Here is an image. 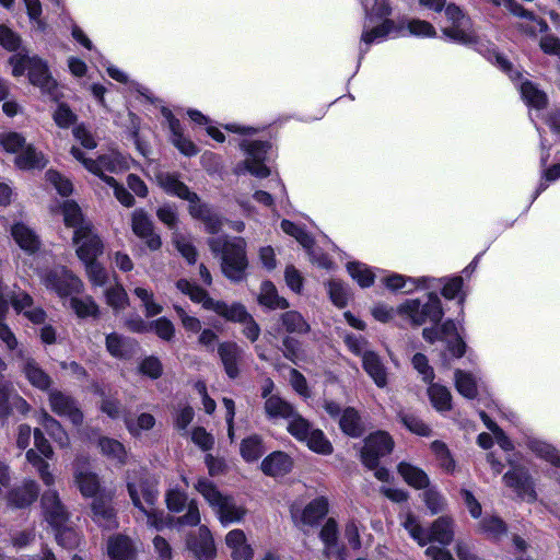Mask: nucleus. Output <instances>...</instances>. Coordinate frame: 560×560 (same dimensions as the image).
Instances as JSON below:
<instances>
[{"instance_id":"2eb2a0df","label":"nucleus","mask_w":560,"mask_h":560,"mask_svg":"<svg viewBox=\"0 0 560 560\" xmlns=\"http://www.w3.org/2000/svg\"><path fill=\"white\" fill-rule=\"evenodd\" d=\"M13 310L18 314H23L33 324H42L46 319V313L42 307L34 306L33 298L25 291H11L8 295L4 293Z\"/></svg>"},{"instance_id":"774afa93","label":"nucleus","mask_w":560,"mask_h":560,"mask_svg":"<svg viewBox=\"0 0 560 560\" xmlns=\"http://www.w3.org/2000/svg\"><path fill=\"white\" fill-rule=\"evenodd\" d=\"M422 497L431 514H439L446 509V499L434 488L427 489Z\"/></svg>"},{"instance_id":"e2e57ef3","label":"nucleus","mask_w":560,"mask_h":560,"mask_svg":"<svg viewBox=\"0 0 560 560\" xmlns=\"http://www.w3.org/2000/svg\"><path fill=\"white\" fill-rule=\"evenodd\" d=\"M532 18L526 15H517L523 19L524 22H521L517 27L521 32L535 36L537 33H542L548 30V24L542 19L536 16L533 12L528 11Z\"/></svg>"},{"instance_id":"a878e982","label":"nucleus","mask_w":560,"mask_h":560,"mask_svg":"<svg viewBox=\"0 0 560 560\" xmlns=\"http://www.w3.org/2000/svg\"><path fill=\"white\" fill-rule=\"evenodd\" d=\"M165 117L168 121V128L171 130L172 143L187 156H194L198 153V149L195 143L183 135V129L178 119H176L171 112H164Z\"/></svg>"},{"instance_id":"69168bd1","label":"nucleus","mask_w":560,"mask_h":560,"mask_svg":"<svg viewBox=\"0 0 560 560\" xmlns=\"http://www.w3.org/2000/svg\"><path fill=\"white\" fill-rule=\"evenodd\" d=\"M368 20L373 16L385 18L390 14L392 9L387 0H361Z\"/></svg>"},{"instance_id":"e433bc0d","label":"nucleus","mask_w":560,"mask_h":560,"mask_svg":"<svg viewBox=\"0 0 560 560\" xmlns=\"http://www.w3.org/2000/svg\"><path fill=\"white\" fill-rule=\"evenodd\" d=\"M97 446L105 457H107L112 462H116L119 465H126L128 463V454L119 441L102 436L97 441Z\"/></svg>"},{"instance_id":"aec40b11","label":"nucleus","mask_w":560,"mask_h":560,"mask_svg":"<svg viewBox=\"0 0 560 560\" xmlns=\"http://www.w3.org/2000/svg\"><path fill=\"white\" fill-rule=\"evenodd\" d=\"M129 477H131L136 482L138 493L143 504L145 506H153L159 495L156 482L148 477V474L143 468L128 470L126 476L127 482Z\"/></svg>"},{"instance_id":"6e6d98bb","label":"nucleus","mask_w":560,"mask_h":560,"mask_svg":"<svg viewBox=\"0 0 560 560\" xmlns=\"http://www.w3.org/2000/svg\"><path fill=\"white\" fill-rule=\"evenodd\" d=\"M428 394L433 407L439 411L451 409L452 396L450 390L442 385L431 384Z\"/></svg>"},{"instance_id":"4d7b16f0","label":"nucleus","mask_w":560,"mask_h":560,"mask_svg":"<svg viewBox=\"0 0 560 560\" xmlns=\"http://www.w3.org/2000/svg\"><path fill=\"white\" fill-rule=\"evenodd\" d=\"M347 270L351 278L358 282L362 288H369L373 284L375 275L364 264L361 262H348Z\"/></svg>"},{"instance_id":"0eeeda50","label":"nucleus","mask_w":560,"mask_h":560,"mask_svg":"<svg viewBox=\"0 0 560 560\" xmlns=\"http://www.w3.org/2000/svg\"><path fill=\"white\" fill-rule=\"evenodd\" d=\"M43 285L55 292L60 299L71 296L83 291V282L69 269L57 266L38 272Z\"/></svg>"},{"instance_id":"9b49d317","label":"nucleus","mask_w":560,"mask_h":560,"mask_svg":"<svg viewBox=\"0 0 560 560\" xmlns=\"http://www.w3.org/2000/svg\"><path fill=\"white\" fill-rule=\"evenodd\" d=\"M242 148L246 152V158L243 162L244 168L252 175L265 178L269 176L270 170L264 164L267 152L270 149L268 142L261 141H244Z\"/></svg>"},{"instance_id":"dca6fc26","label":"nucleus","mask_w":560,"mask_h":560,"mask_svg":"<svg viewBox=\"0 0 560 560\" xmlns=\"http://www.w3.org/2000/svg\"><path fill=\"white\" fill-rule=\"evenodd\" d=\"M505 486L513 489L516 494L528 502L536 500V492L530 476L527 470L515 467L503 476Z\"/></svg>"},{"instance_id":"9d476101","label":"nucleus","mask_w":560,"mask_h":560,"mask_svg":"<svg viewBox=\"0 0 560 560\" xmlns=\"http://www.w3.org/2000/svg\"><path fill=\"white\" fill-rule=\"evenodd\" d=\"M393 446L394 441L388 433L384 431L372 433L364 440L361 460L369 469L376 468L380 458L389 454Z\"/></svg>"},{"instance_id":"2f4dec72","label":"nucleus","mask_w":560,"mask_h":560,"mask_svg":"<svg viewBox=\"0 0 560 560\" xmlns=\"http://www.w3.org/2000/svg\"><path fill=\"white\" fill-rule=\"evenodd\" d=\"M442 32L448 39L458 44L470 45L477 42L476 34L471 28L470 20L452 23L451 25L443 27Z\"/></svg>"},{"instance_id":"de8ad7c7","label":"nucleus","mask_w":560,"mask_h":560,"mask_svg":"<svg viewBox=\"0 0 560 560\" xmlns=\"http://www.w3.org/2000/svg\"><path fill=\"white\" fill-rule=\"evenodd\" d=\"M393 30L394 22L392 20H385L381 25L370 30L365 25L361 36V42L366 46V48H361V55L366 52L370 45L384 40Z\"/></svg>"},{"instance_id":"7c9ffc66","label":"nucleus","mask_w":560,"mask_h":560,"mask_svg":"<svg viewBox=\"0 0 560 560\" xmlns=\"http://www.w3.org/2000/svg\"><path fill=\"white\" fill-rule=\"evenodd\" d=\"M51 211L55 214L62 215L65 224L69 228H73L74 231L80 225L91 224L83 218L80 207L72 200H65L61 203H56L51 208Z\"/></svg>"},{"instance_id":"5701e85b","label":"nucleus","mask_w":560,"mask_h":560,"mask_svg":"<svg viewBox=\"0 0 560 560\" xmlns=\"http://www.w3.org/2000/svg\"><path fill=\"white\" fill-rule=\"evenodd\" d=\"M128 493L132 501V504L147 516L148 526H150L156 530H162L166 526V522H165L163 512L154 509V505L145 506L143 504V502L141 501L140 495L138 493L137 485L132 480L131 477H129V480H128Z\"/></svg>"},{"instance_id":"37998d69","label":"nucleus","mask_w":560,"mask_h":560,"mask_svg":"<svg viewBox=\"0 0 560 560\" xmlns=\"http://www.w3.org/2000/svg\"><path fill=\"white\" fill-rule=\"evenodd\" d=\"M258 302L261 305L272 310H284L289 306L288 301L284 298L279 296L275 284L270 281H265L261 283Z\"/></svg>"},{"instance_id":"bb28decb","label":"nucleus","mask_w":560,"mask_h":560,"mask_svg":"<svg viewBox=\"0 0 560 560\" xmlns=\"http://www.w3.org/2000/svg\"><path fill=\"white\" fill-rule=\"evenodd\" d=\"M362 368L377 387L384 388L387 385V369L381 357L375 351L364 355L362 360Z\"/></svg>"},{"instance_id":"ea45409f","label":"nucleus","mask_w":560,"mask_h":560,"mask_svg":"<svg viewBox=\"0 0 560 560\" xmlns=\"http://www.w3.org/2000/svg\"><path fill=\"white\" fill-rule=\"evenodd\" d=\"M218 351L226 374L235 378L238 375L237 360L242 353L241 348L234 342H224L219 346Z\"/></svg>"},{"instance_id":"412c9836","label":"nucleus","mask_w":560,"mask_h":560,"mask_svg":"<svg viewBox=\"0 0 560 560\" xmlns=\"http://www.w3.org/2000/svg\"><path fill=\"white\" fill-rule=\"evenodd\" d=\"M264 410L270 421L287 420L288 425L295 418H303L298 413L293 405L280 396L268 397L267 401H264Z\"/></svg>"},{"instance_id":"c756f323","label":"nucleus","mask_w":560,"mask_h":560,"mask_svg":"<svg viewBox=\"0 0 560 560\" xmlns=\"http://www.w3.org/2000/svg\"><path fill=\"white\" fill-rule=\"evenodd\" d=\"M187 547L197 556L213 558L215 556V546L212 535L208 527L200 526L197 537H190L187 540Z\"/></svg>"},{"instance_id":"a18cd8bd","label":"nucleus","mask_w":560,"mask_h":560,"mask_svg":"<svg viewBox=\"0 0 560 560\" xmlns=\"http://www.w3.org/2000/svg\"><path fill=\"white\" fill-rule=\"evenodd\" d=\"M339 427L349 436L358 438L363 432V425L359 412L352 408H346L339 419Z\"/></svg>"},{"instance_id":"13d9d810","label":"nucleus","mask_w":560,"mask_h":560,"mask_svg":"<svg viewBox=\"0 0 560 560\" xmlns=\"http://www.w3.org/2000/svg\"><path fill=\"white\" fill-rule=\"evenodd\" d=\"M132 292L141 301L145 316L153 317L162 313L163 307L155 302L154 294L151 290L136 287Z\"/></svg>"},{"instance_id":"8fccbe9b","label":"nucleus","mask_w":560,"mask_h":560,"mask_svg":"<svg viewBox=\"0 0 560 560\" xmlns=\"http://www.w3.org/2000/svg\"><path fill=\"white\" fill-rule=\"evenodd\" d=\"M69 303L74 314L80 318H96L100 314L98 305L90 295L82 298L72 296Z\"/></svg>"},{"instance_id":"39448f33","label":"nucleus","mask_w":560,"mask_h":560,"mask_svg":"<svg viewBox=\"0 0 560 560\" xmlns=\"http://www.w3.org/2000/svg\"><path fill=\"white\" fill-rule=\"evenodd\" d=\"M176 288L195 303H200L206 310L215 312L218 315L224 317L226 320L242 323L248 318V313L244 305L233 303L231 305L222 301H215L209 296L206 290L198 287L196 283L186 279H180L176 282Z\"/></svg>"},{"instance_id":"49530a36","label":"nucleus","mask_w":560,"mask_h":560,"mask_svg":"<svg viewBox=\"0 0 560 560\" xmlns=\"http://www.w3.org/2000/svg\"><path fill=\"white\" fill-rule=\"evenodd\" d=\"M398 472L404 480L411 487L417 489H424L429 486L428 475L420 468L412 466L408 463H400L398 465Z\"/></svg>"},{"instance_id":"20e7f679","label":"nucleus","mask_w":560,"mask_h":560,"mask_svg":"<svg viewBox=\"0 0 560 560\" xmlns=\"http://www.w3.org/2000/svg\"><path fill=\"white\" fill-rule=\"evenodd\" d=\"M402 526L420 546H425L431 541H436L443 546H448L454 539L455 523L453 517L443 515L438 517L429 529L423 528L418 518L412 513H407L402 521Z\"/></svg>"},{"instance_id":"6e6552de","label":"nucleus","mask_w":560,"mask_h":560,"mask_svg":"<svg viewBox=\"0 0 560 560\" xmlns=\"http://www.w3.org/2000/svg\"><path fill=\"white\" fill-rule=\"evenodd\" d=\"M287 429L292 436L306 443L307 447L315 453L329 455L334 451L331 443L325 436L324 432L313 428L305 418H295Z\"/></svg>"},{"instance_id":"4468645a","label":"nucleus","mask_w":560,"mask_h":560,"mask_svg":"<svg viewBox=\"0 0 560 560\" xmlns=\"http://www.w3.org/2000/svg\"><path fill=\"white\" fill-rule=\"evenodd\" d=\"M328 500L318 497L312 500L304 509L293 505L291 515L294 523L299 526H315L328 513Z\"/></svg>"},{"instance_id":"3c124183","label":"nucleus","mask_w":560,"mask_h":560,"mask_svg":"<svg viewBox=\"0 0 560 560\" xmlns=\"http://www.w3.org/2000/svg\"><path fill=\"white\" fill-rule=\"evenodd\" d=\"M262 439L257 435H250L241 443V455L246 462H256L265 453Z\"/></svg>"},{"instance_id":"b1692460","label":"nucleus","mask_w":560,"mask_h":560,"mask_svg":"<svg viewBox=\"0 0 560 560\" xmlns=\"http://www.w3.org/2000/svg\"><path fill=\"white\" fill-rule=\"evenodd\" d=\"M225 544L231 550L233 560H252L254 549L247 542L245 533L242 529H232L225 536Z\"/></svg>"},{"instance_id":"c85d7f7f","label":"nucleus","mask_w":560,"mask_h":560,"mask_svg":"<svg viewBox=\"0 0 560 560\" xmlns=\"http://www.w3.org/2000/svg\"><path fill=\"white\" fill-rule=\"evenodd\" d=\"M158 182L167 194L187 200L189 205L198 199L197 194L190 191L174 174L161 173L158 175Z\"/></svg>"},{"instance_id":"4c0bfd02","label":"nucleus","mask_w":560,"mask_h":560,"mask_svg":"<svg viewBox=\"0 0 560 560\" xmlns=\"http://www.w3.org/2000/svg\"><path fill=\"white\" fill-rule=\"evenodd\" d=\"M38 487L34 480H25L22 487L10 492L8 501L15 508H24L36 500Z\"/></svg>"},{"instance_id":"f3484780","label":"nucleus","mask_w":560,"mask_h":560,"mask_svg":"<svg viewBox=\"0 0 560 560\" xmlns=\"http://www.w3.org/2000/svg\"><path fill=\"white\" fill-rule=\"evenodd\" d=\"M49 405L51 410L60 417L68 418L73 424L79 425L83 421V413L77 402L60 390L49 393Z\"/></svg>"},{"instance_id":"f03ea898","label":"nucleus","mask_w":560,"mask_h":560,"mask_svg":"<svg viewBox=\"0 0 560 560\" xmlns=\"http://www.w3.org/2000/svg\"><path fill=\"white\" fill-rule=\"evenodd\" d=\"M208 245L213 254H221V269L226 278L234 282L245 278L248 261L243 238L211 237Z\"/></svg>"},{"instance_id":"4be33fe9","label":"nucleus","mask_w":560,"mask_h":560,"mask_svg":"<svg viewBox=\"0 0 560 560\" xmlns=\"http://www.w3.org/2000/svg\"><path fill=\"white\" fill-rule=\"evenodd\" d=\"M132 231L137 236L145 241L150 249L156 250L161 247V237L153 232L152 222L143 210H136L133 212Z\"/></svg>"},{"instance_id":"f257e3e1","label":"nucleus","mask_w":560,"mask_h":560,"mask_svg":"<svg viewBox=\"0 0 560 560\" xmlns=\"http://www.w3.org/2000/svg\"><path fill=\"white\" fill-rule=\"evenodd\" d=\"M396 313L408 318L413 325L420 326L427 320L439 323L443 317L441 300L434 292L429 293L428 301L421 304L420 300L411 299L401 303ZM372 314L375 319L386 323L394 318L395 310L384 304L376 305Z\"/></svg>"},{"instance_id":"a19ab883","label":"nucleus","mask_w":560,"mask_h":560,"mask_svg":"<svg viewBox=\"0 0 560 560\" xmlns=\"http://www.w3.org/2000/svg\"><path fill=\"white\" fill-rule=\"evenodd\" d=\"M526 444L537 457L555 467H560V453L551 444L536 438H528Z\"/></svg>"},{"instance_id":"5fc2aeb1","label":"nucleus","mask_w":560,"mask_h":560,"mask_svg":"<svg viewBox=\"0 0 560 560\" xmlns=\"http://www.w3.org/2000/svg\"><path fill=\"white\" fill-rule=\"evenodd\" d=\"M455 386L457 392L468 399H474L477 396V382L470 373L456 370Z\"/></svg>"},{"instance_id":"338daca9","label":"nucleus","mask_w":560,"mask_h":560,"mask_svg":"<svg viewBox=\"0 0 560 560\" xmlns=\"http://www.w3.org/2000/svg\"><path fill=\"white\" fill-rule=\"evenodd\" d=\"M85 264V270L90 282L95 287H104L108 280V273L106 269L95 259L90 261H83Z\"/></svg>"},{"instance_id":"680f3d73","label":"nucleus","mask_w":560,"mask_h":560,"mask_svg":"<svg viewBox=\"0 0 560 560\" xmlns=\"http://www.w3.org/2000/svg\"><path fill=\"white\" fill-rule=\"evenodd\" d=\"M319 536L325 545V555L330 557L334 552L338 539V526L336 521L332 518L327 520L320 529Z\"/></svg>"},{"instance_id":"473e14b6","label":"nucleus","mask_w":560,"mask_h":560,"mask_svg":"<svg viewBox=\"0 0 560 560\" xmlns=\"http://www.w3.org/2000/svg\"><path fill=\"white\" fill-rule=\"evenodd\" d=\"M107 553L112 560H133L135 547L125 535H116L108 539Z\"/></svg>"},{"instance_id":"423d86ee","label":"nucleus","mask_w":560,"mask_h":560,"mask_svg":"<svg viewBox=\"0 0 560 560\" xmlns=\"http://www.w3.org/2000/svg\"><path fill=\"white\" fill-rule=\"evenodd\" d=\"M42 505L47 522L56 528V539L65 548L74 547L78 541V534L63 526L67 521V513L55 490H48L43 494Z\"/></svg>"},{"instance_id":"0e129e2a","label":"nucleus","mask_w":560,"mask_h":560,"mask_svg":"<svg viewBox=\"0 0 560 560\" xmlns=\"http://www.w3.org/2000/svg\"><path fill=\"white\" fill-rule=\"evenodd\" d=\"M173 243L180 255L186 259L188 264H195L197 261V249L189 238L179 233L173 234Z\"/></svg>"},{"instance_id":"f704fd0d","label":"nucleus","mask_w":560,"mask_h":560,"mask_svg":"<svg viewBox=\"0 0 560 560\" xmlns=\"http://www.w3.org/2000/svg\"><path fill=\"white\" fill-rule=\"evenodd\" d=\"M429 278H411L399 273H392L383 279L384 284L390 290H404L405 293H411L418 288L429 287Z\"/></svg>"},{"instance_id":"1a4fd4ad","label":"nucleus","mask_w":560,"mask_h":560,"mask_svg":"<svg viewBox=\"0 0 560 560\" xmlns=\"http://www.w3.org/2000/svg\"><path fill=\"white\" fill-rule=\"evenodd\" d=\"M71 154L75 160L80 161L88 171L100 176L103 180L104 177H108L105 175V172L119 173L128 168V159L116 151L101 155L97 160H92L86 159L79 148L73 147Z\"/></svg>"},{"instance_id":"603ef678","label":"nucleus","mask_w":560,"mask_h":560,"mask_svg":"<svg viewBox=\"0 0 560 560\" xmlns=\"http://www.w3.org/2000/svg\"><path fill=\"white\" fill-rule=\"evenodd\" d=\"M520 91L523 100L530 107L540 109L547 104L546 94L537 89L532 82L525 81L521 84Z\"/></svg>"},{"instance_id":"c03bdc74","label":"nucleus","mask_w":560,"mask_h":560,"mask_svg":"<svg viewBox=\"0 0 560 560\" xmlns=\"http://www.w3.org/2000/svg\"><path fill=\"white\" fill-rule=\"evenodd\" d=\"M478 532L488 538L499 540L506 535V524L499 516L486 515L478 524Z\"/></svg>"},{"instance_id":"f8f14e48","label":"nucleus","mask_w":560,"mask_h":560,"mask_svg":"<svg viewBox=\"0 0 560 560\" xmlns=\"http://www.w3.org/2000/svg\"><path fill=\"white\" fill-rule=\"evenodd\" d=\"M73 242L77 246V255L82 261L96 259L102 254L103 245L94 233L92 224L80 225L74 231Z\"/></svg>"},{"instance_id":"cd10ccee","label":"nucleus","mask_w":560,"mask_h":560,"mask_svg":"<svg viewBox=\"0 0 560 560\" xmlns=\"http://www.w3.org/2000/svg\"><path fill=\"white\" fill-rule=\"evenodd\" d=\"M293 463L288 454L273 452L261 462L260 468L267 476L279 477L290 472Z\"/></svg>"},{"instance_id":"a211bd4d","label":"nucleus","mask_w":560,"mask_h":560,"mask_svg":"<svg viewBox=\"0 0 560 560\" xmlns=\"http://www.w3.org/2000/svg\"><path fill=\"white\" fill-rule=\"evenodd\" d=\"M28 79L33 85H36L45 94H48L54 100L57 98V83L48 71L47 65L39 58L31 61L28 71Z\"/></svg>"},{"instance_id":"052dcab7","label":"nucleus","mask_w":560,"mask_h":560,"mask_svg":"<svg viewBox=\"0 0 560 560\" xmlns=\"http://www.w3.org/2000/svg\"><path fill=\"white\" fill-rule=\"evenodd\" d=\"M281 322L288 332L305 334L310 330V325L303 316L295 311H289L282 314Z\"/></svg>"},{"instance_id":"72a5a7b5","label":"nucleus","mask_w":560,"mask_h":560,"mask_svg":"<svg viewBox=\"0 0 560 560\" xmlns=\"http://www.w3.org/2000/svg\"><path fill=\"white\" fill-rule=\"evenodd\" d=\"M440 330L442 335L441 340L446 342L447 350L455 358L463 357L466 351V345L458 336L455 323L448 319L442 324Z\"/></svg>"},{"instance_id":"58836bf2","label":"nucleus","mask_w":560,"mask_h":560,"mask_svg":"<svg viewBox=\"0 0 560 560\" xmlns=\"http://www.w3.org/2000/svg\"><path fill=\"white\" fill-rule=\"evenodd\" d=\"M37 422L43 425V428L60 447H68L70 445V440L67 432L63 430L61 424L48 412L44 410L40 411L37 415Z\"/></svg>"},{"instance_id":"c9c22d12","label":"nucleus","mask_w":560,"mask_h":560,"mask_svg":"<svg viewBox=\"0 0 560 560\" xmlns=\"http://www.w3.org/2000/svg\"><path fill=\"white\" fill-rule=\"evenodd\" d=\"M11 234L16 244L26 253H35L40 245L36 233L23 223H16L11 229Z\"/></svg>"},{"instance_id":"393cba45","label":"nucleus","mask_w":560,"mask_h":560,"mask_svg":"<svg viewBox=\"0 0 560 560\" xmlns=\"http://www.w3.org/2000/svg\"><path fill=\"white\" fill-rule=\"evenodd\" d=\"M192 218L203 222L206 231L215 234L222 228V220L208 205L202 203L198 198L188 207Z\"/></svg>"},{"instance_id":"6ab92c4d","label":"nucleus","mask_w":560,"mask_h":560,"mask_svg":"<svg viewBox=\"0 0 560 560\" xmlns=\"http://www.w3.org/2000/svg\"><path fill=\"white\" fill-rule=\"evenodd\" d=\"M74 481L85 498L94 497L100 490L98 476L89 468L88 462L80 458L74 462Z\"/></svg>"},{"instance_id":"ddd939ff","label":"nucleus","mask_w":560,"mask_h":560,"mask_svg":"<svg viewBox=\"0 0 560 560\" xmlns=\"http://www.w3.org/2000/svg\"><path fill=\"white\" fill-rule=\"evenodd\" d=\"M19 369L27 380V382L35 388L47 392L52 380L49 374L39 365V363L28 353L20 350L18 352Z\"/></svg>"},{"instance_id":"7ed1b4c3","label":"nucleus","mask_w":560,"mask_h":560,"mask_svg":"<svg viewBox=\"0 0 560 560\" xmlns=\"http://www.w3.org/2000/svg\"><path fill=\"white\" fill-rule=\"evenodd\" d=\"M194 488L212 508L222 525L241 522L246 510L237 505L234 499L222 493L218 487L207 478H199Z\"/></svg>"},{"instance_id":"09e8293b","label":"nucleus","mask_w":560,"mask_h":560,"mask_svg":"<svg viewBox=\"0 0 560 560\" xmlns=\"http://www.w3.org/2000/svg\"><path fill=\"white\" fill-rule=\"evenodd\" d=\"M94 521L102 527L113 528L116 526L115 513L109 503L97 498L92 503Z\"/></svg>"},{"instance_id":"bf43d9fd","label":"nucleus","mask_w":560,"mask_h":560,"mask_svg":"<svg viewBox=\"0 0 560 560\" xmlns=\"http://www.w3.org/2000/svg\"><path fill=\"white\" fill-rule=\"evenodd\" d=\"M26 459L37 468L40 479L47 487H51L55 483V477L49 471V464L35 450L30 448L26 452Z\"/></svg>"},{"instance_id":"864d4df0","label":"nucleus","mask_w":560,"mask_h":560,"mask_svg":"<svg viewBox=\"0 0 560 560\" xmlns=\"http://www.w3.org/2000/svg\"><path fill=\"white\" fill-rule=\"evenodd\" d=\"M105 300L108 306H110L115 312H119L125 310L129 304V298L124 289V287L119 283L108 288L104 292Z\"/></svg>"},{"instance_id":"79ce46f5","label":"nucleus","mask_w":560,"mask_h":560,"mask_svg":"<svg viewBox=\"0 0 560 560\" xmlns=\"http://www.w3.org/2000/svg\"><path fill=\"white\" fill-rule=\"evenodd\" d=\"M15 164L21 170L43 168L46 165V159L34 147L25 144L15 158Z\"/></svg>"}]
</instances>
